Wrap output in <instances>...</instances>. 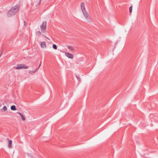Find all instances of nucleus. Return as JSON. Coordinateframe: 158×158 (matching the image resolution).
Wrapping results in <instances>:
<instances>
[{
	"label": "nucleus",
	"instance_id": "obj_19",
	"mask_svg": "<svg viewBox=\"0 0 158 158\" xmlns=\"http://www.w3.org/2000/svg\"><path fill=\"white\" fill-rule=\"evenodd\" d=\"M17 113L18 114H19L21 116V115H22V114H23L21 113H20L19 112H17Z\"/></svg>",
	"mask_w": 158,
	"mask_h": 158
},
{
	"label": "nucleus",
	"instance_id": "obj_17",
	"mask_svg": "<svg viewBox=\"0 0 158 158\" xmlns=\"http://www.w3.org/2000/svg\"><path fill=\"white\" fill-rule=\"evenodd\" d=\"M24 26H26L27 25V23L26 21H24Z\"/></svg>",
	"mask_w": 158,
	"mask_h": 158
},
{
	"label": "nucleus",
	"instance_id": "obj_18",
	"mask_svg": "<svg viewBox=\"0 0 158 158\" xmlns=\"http://www.w3.org/2000/svg\"><path fill=\"white\" fill-rule=\"evenodd\" d=\"M76 77L77 78V80H80V77H78L77 76H76Z\"/></svg>",
	"mask_w": 158,
	"mask_h": 158
},
{
	"label": "nucleus",
	"instance_id": "obj_16",
	"mask_svg": "<svg viewBox=\"0 0 158 158\" xmlns=\"http://www.w3.org/2000/svg\"><path fill=\"white\" fill-rule=\"evenodd\" d=\"M21 117L22 119L24 121L25 120V118L23 115V114H22V115H21Z\"/></svg>",
	"mask_w": 158,
	"mask_h": 158
},
{
	"label": "nucleus",
	"instance_id": "obj_9",
	"mask_svg": "<svg viewBox=\"0 0 158 158\" xmlns=\"http://www.w3.org/2000/svg\"><path fill=\"white\" fill-rule=\"evenodd\" d=\"M40 45L42 48H45L46 47V45L45 42H42L41 43Z\"/></svg>",
	"mask_w": 158,
	"mask_h": 158
},
{
	"label": "nucleus",
	"instance_id": "obj_11",
	"mask_svg": "<svg viewBox=\"0 0 158 158\" xmlns=\"http://www.w3.org/2000/svg\"><path fill=\"white\" fill-rule=\"evenodd\" d=\"M10 109L12 110H16V108L15 106L12 105L10 107Z\"/></svg>",
	"mask_w": 158,
	"mask_h": 158
},
{
	"label": "nucleus",
	"instance_id": "obj_14",
	"mask_svg": "<svg viewBox=\"0 0 158 158\" xmlns=\"http://www.w3.org/2000/svg\"><path fill=\"white\" fill-rule=\"evenodd\" d=\"M132 6H130L129 8V12L130 13H131L132 11Z\"/></svg>",
	"mask_w": 158,
	"mask_h": 158
},
{
	"label": "nucleus",
	"instance_id": "obj_20",
	"mask_svg": "<svg viewBox=\"0 0 158 158\" xmlns=\"http://www.w3.org/2000/svg\"><path fill=\"white\" fill-rule=\"evenodd\" d=\"M40 1H39V3L38 4V5H40Z\"/></svg>",
	"mask_w": 158,
	"mask_h": 158
},
{
	"label": "nucleus",
	"instance_id": "obj_10",
	"mask_svg": "<svg viewBox=\"0 0 158 158\" xmlns=\"http://www.w3.org/2000/svg\"><path fill=\"white\" fill-rule=\"evenodd\" d=\"M67 48L70 50L72 51H74V48L72 46H70V45H68L67 46Z\"/></svg>",
	"mask_w": 158,
	"mask_h": 158
},
{
	"label": "nucleus",
	"instance_id": "obj_5",
	"mask_svg": "<svg viewBox=\"0 0 158 158\" xmlns=\"http://www.w3.org/2000/svg\"><path fill=\"white\" fill-rule=\"evenodd\" d=\"M81 9L82 11V12H84V11H86V9H85V4L84 2H82L81 3Z\"/></svg>",
	"mask_w": 158,
	"mask_h": 158
},
{
	"label": "nucleus",
	"instance_id": "obj_22",
	"mask_svg": "<svg viewBox=\"0 0 158 158\" xmlns=\"http://www.w3.org/2000/svg\"><path fill=\"white\" fill-rule=\"evenodd\" d=\"M0 142H2V141L1 140H0Z\"/></svg>",
	"mask_w": 158,
	"mask_h": 158
},
{
	"label": "nucleus",
	"instance_id": "obj_13",
	"mask_svg": "<svg viewBox=\"0 0 158 158\" xmlns=\"http://www.w3.org/2000/svg\"><path fill=\"white\" fill-rule=\"evenodd\" d=\"M53 48L55 49H57L56 45L55 44H53Z\"/></svg>",
	"mask_w": 158,
	"mask_h": 158
},
{
	"label": "nucleus",
	"instance_id": "obj_4",
	"mask_svg": "<svg viewBox=\"0 0 158 158\" xmlns=\"http://www.w3.org/2000/svg\"><path fill=\"white\" fill-rule=\"evenodd\" d=\"M28 68V66H27L25 64H20L17 65V67L15 68L16 69H22L23 68L27 69Z\"/></svg>",
	"mask_w": 158,
	"mask_h": 158
},
{
	"label": "nucleus",
	"instance_id": "obj_12",
	"mask_svg": "<svg viewBox=\"0 0 158 158\" xmlns=\"http://www.w3.org/2000/svg\"><path fill=\"white\" fill-rule=\"evenodd\" d=\"M36 34L37 35L39 36L41 34V32L40 31H36Z\"/></svg>",
	"mask_w": 158,
	"mask_h": 158
},
{
	"label": "nucleus",
	"instance_id": "obj_2",
	"mask_svg": "<svg viewBox=\"0 0 158 158\" xmlns=\"http://www.w3.org/2000/svg\"><path fill=\"white\" fill-rule=\"evenodd\" d=\"M84 16L87 20V22H90L91 21V19L87 11H84L82 12Z\"/></svg>",
	"mask_w": 158,
	"mask_h": 158
},
{
	"label": "nucleus",
	"instance_id": "obj_1",
	"mask_svg": "<svg viewBox=\"0 0 158 158\" xmlns=\"http://www.w3.org/2000/svg\"><path fill=\"white\" fill-rule=\"evenodd\" d=\"M19 8V5H16L13 6L8 12L7 14V16L11 17L15 15L18 11Z\"/></svg>",
	"mask_w": 158,
	"mask_h": 158
},
{
	"label": "nucleus",
	"instance_id": "obj_8",
	"mask_svg": "<svg viewBox=\"0 0 158 158\" xmlns=\"http://www.w3.org/2000/svg\"><path fill=\"white\" fill-rule=\"evenodd\" d=\"M41 61L40 62V65L39 66V67H38V68L36 69L34 71H31V70H30L28 72V73L31 74H33V73H35L36 72V71L39 69V68L40 67V66L41 65Z\"/></svg>",
	"mask_w": 158,
	"mask_h": 158
},
{
	"label": "nucleus",
	"instance_id": "obj_6",
	"mask_svg": "<svg viewBox=\"0 0 158 158\" xmlns=\"http://www.w3.org/2000/svg\"><path fill=\"white\" fill-rule=\"evenodd\" d=\"M65 55L68 58L73 59V58L74 56L73 54L69 53L66 52L65 53Z\"/></svg>",
	"mask_w": 158,
	"mask_h": 158
},
{
	"label": "nucleus",
	"instance_id": "obj_15",
	"mask_svg": "<svg viewBox=\"0 0 158 158\" xmlns=\"http://www.w3.org/2000/svg\"><path fill=\"white\" fill-rule=\"evenodd\" d=\"M2 109L4 111L6 110L7 109L6 106H4Z\"/></svg>",
	"mask_w": 158,
	"mask_h": 158
},
{
	"label": "nucleus",
	"instance_id": "obj_21",
	"mask_svg": "<svg viewBox=\"0 0 158 158\" xmlns=\"http://www.w3.org/2000/svg\"><path fill=\"white\" fill-rule=\"evenodd\" d=\"M45 37H46H46V36H45Z\"/></svg>",
	"mask_w": 158,
	"mask_h": 158
},
{
	"label": "nucleus",
	"instance_id": "obj_7",
	"mask_svg": "<svg viewBox=\"0 0 158 158\" xmlns=\"http://www.w3.org/2000/svg\"><path fill=\"white\" fill-rule=\"evenodd\" d=\"M7 140L8 141L9 143L8 144V147L10 148H12V141L11 140H10L8 138H7Z\"/></svg>",
	"mask_w": 158,
	"mask_h": 158
},
{
	"label": "nucleus",
	"instance_id": "obj_3",
	"mask_svg": "<svg viewBox=\"0 0 158 158\" xmlns=\"http://www.w3.org/2000/svg\"><path fill=\"white\" fill-rule=\"evenodd\" d=\"M46 21H44L43 22L42 24L40 25L41 31L43 33H44L45 32L46 28Z\"/></svg>",
	"mask_w": 158,
	"mask_h": 158
}]
</instances>
